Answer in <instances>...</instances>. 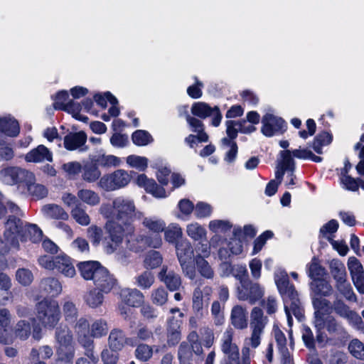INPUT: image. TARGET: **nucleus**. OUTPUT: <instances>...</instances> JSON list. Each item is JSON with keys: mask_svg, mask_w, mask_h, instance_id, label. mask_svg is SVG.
<instances>
[{"mask_svg": "<svg viewBox=\"0 0 364 364\" xmlns=\"http://www.w3.org/2000/svg\"><path fill=\"white\" fill-rule=\"evenodd\" d=\"M14 333L16 338L25 341L31 335L30 323L24 320L18 321L14 328Z\"/></svg>", "mask_w": 364, "mask_h": 364, "instance_id": "obj_44", "label": "nucleus"}, {"mask_svg": "<svg viewBox=\"0 0 364 364\" xmlns=\"http://www.w3.org/2000/svg\"><path fill=\"white\" fill-rule=\"evenodd\" d=\"M138 287L146 289H149L154 282V274L149 271H145L135 278Z\"/></svg>", "mask_w": 364, "mask_h": 364, "instance_id": "obj_64", "label": "nucleus"}, {"mask_svg": "<svg viewBox=\"0 0 364 364\" xmlns=\"http://www.w3.org/2000/svg\"><path fill=\"white\" fill-rule=\"evenodd\" d=\"M195 259L200 274L207 279L213 278L214 272L209 263L203 257H196Z\"/></svg>", "mask_w": 364, "mask_h": 364, "instance_id": "obj_57", "label": "nucleus"}, {"mask_svg": "<svg viewBox=\"0 0 364 364\" xmlns=\"http://www.w3.org/2000/svg\"><path fill=\"white\" fill-rule=\"evenodd\" d=\"M186 114V119L192 132L197 133L199 137V142H207L209 136L205 132L204 124L200 119L188 114L186 107L180 108V115L182 114V110Z\"/></svg>", "mask_w": 364, "mask_h": 364, "instance_id": "obj_18", "label": "nucleus"}, {"mask_svg": "<svg viewBox=\"0 0 364 364\" xmlns=\"http://www.w3.org/2000/svg\"><path fill=\"white\" fill-rule=\"evenodd\" d=\"M103 293L97 289H92L85 293L84 295V301L85 304L90 308H97L103 303Z\"/></svg>", "mask_w": 364, "mask_h": 364, "instance_id": "obj_36", "label": "nucleus"}, {"mask_svg": "<svg viewBox=\"0 0 364 364\" xmlns=\"http://www.w3.org/2000/svg\"><path fill=\"white\" fill-rule=\"evenodd\" d=\"M133 334L134 335V338H132L134 339V346L136 345V341H149L154 336L152 331L144 324H139Z\"/></svg>", "mask_w": 364, "mask_h": 364, "instance_id": "obj_48", "label": "nucleus"}, {"mask_svg": "<svg viewBox=\"0 0 364 364\" xmlns=\"http://www.w3.org/2000/svg\"><path fill=\"white\" fill-rule=\"evenodd\" d=\"M159 278L170 291H176L181 286V277L166 266H164L159 273Z\"/></svg>", "mask_w": 364, "mask_h": 364, "instance_id": "obj_19", "label": "nucleus"}, {"mask_svg": "<svg viewBox=\"0 0 364 364\" xmlns=\"http://www.w3.org/2000/svg\"><path fill=\"white\" fill-rule=\"evenodd\" d=\"M331 273L336 282L346 279V267L338 260H333L330 264Z\"/></svg>", "mask_w": 364, "mask_h": 364, "instance_id": "obj_45", "label": "nucleus"}, {"mask_svg": "<svg viewBox=\"0 0 364 364\" xmlns=\"http://www.w3.org/2000/svg\"><path fill=\"white\" fill-rule=\"evenodd\" d=\"M164 232L165 240L169 243H175V245L183 235L181 227L176 223H171L168 227H165Z\"/></svg>", "mask_w": 364, "mask_h": 364, "instance_id": "obj_39", "label": "nucleus"}, {"mask_svg": "<svg viewBox=\"0 0 364 364\" xmlns=\"http://www.w3.org/2000/svg\"><path fill=\"white\" fill-rule=\"evenodd\" d=\"M262 133L268 137L283 133L286 130L285 122L279 117L267 113L262 119Z\"/></svg>", "mask_w": 364, "mask_h": 364, "instance_id": "obj_11", "label": "nucleus"}, {"mask_svg": "<svg viewBox=\"0 0 364 364\" xmlns=\"http://www.w3.org/2000/svg\"><path fill=\"white\" fill-rule=\"evenodd\" d=\"M333 311L338 316L346 318L358 328L363 324L361 317L356 312L351 311L341 299H336L333 302Z\"/></svg>", "mask_w": 364, "mask_h": 364, "instance_id": "obj_14", "label": "nucleus"}, {"mask_svg": "<svg viewBox=\"0 0 364 364\" xmlns=\"http://www.w3.org/2000/svg\"><path fill=\"white\" fill-rule=\"evenodd\" d=\"M36 317L45 328H53L60 318V311L55 300L44 299L36 305Z\"/></svg>", "mask_w": 364, "mask_h": 364, "instance_id": "obj_4", "label": "nucleus"}, {"mask_svg": "<svg viewBox=\"0 0 364 364\" xmlns=\"http://www.w3.org/2000/svg\"><path fill=\"white\" fill-rule=\"evenodd\" d=\"M163 259L161 254L155 250L146 253L144 259V267L147 269H154L162 263Z\"/></svg>", "mask_w": 364, "mask_h": 364, "instance_id": "obj_49", "label": "nucleus"}, {"mask_svg": "<svg viewBox=\"0 0 364 364\" xmlns=\"http://www.w3.org/2000/svg\"><path fill=\"white\" fill-rule=\"evenodd\" d=\"M310 296L311 299L322 298L330 296L333 291V287L327 280L324 279H316L312 280L310 284Z\"/></svg>", "mask_w": 364, "mask_h": 364, "instance_id": "obj_16", "label": "nucleus"}, {"mask_svg": "<svg viewBox=\"0 0 364 364\" xmlns=\"http://www.w3.org/2000/svg\"><path fill=\"white\" fill-rule=\"evenodd\" d=\"M136 242H142L143 246L140 247H133L132 245H129V249L134 252H139L142 250V248L144 246H148L153 248H159L162 245V239L158 235H155L154 236H145V235H139L136 238Z\"/></svg>", "mask_w": 364, "mask_h": 364, "instance_id": "obj_28", "label": "nucleus"}, {"mask_svg": "<svg viewBox=\"0 0 364 364\" xmlns=\"http://www.w3.org/2000/svg\"><path fill=\"white\" fill-rule=\"evenodd\" d=\"M17 167H6L0 171V181L7 185L16 183Z\"/></svg>", "mask_w": 364, "mask_h": 364, "instance_id": "obj_58", "label": "nucleus"}, {"mask_svg": "<svg viewBox=\"0 0 364 364\" xmlns=\"http://www.w3.org/2000/svg\"><path fill=\"white\" fill-rule=\"evenodd\" d=\"M94 163L98 166L110 168L119 166L122 160L120 158L112 154H98L93 159Z\"/></svg>", "mask_w": 364, "mask_h": 364, "instance_id": "obj_30", "label": "nucleus"}, {"mask_svg": "<svg viewBox=\"0 0 364 364\" xmlns=\"http://www.w3.org/2000/svg\"><path fill=\"white\" fill-rule=\"evenodd\" d=\"M86 141L87 135L84 132H70L64 137V147L69 151H86L87 150L85 146Z\"/></svg>", "mask_w": 364, "mask_h": 364, "instance_id": "obj_12", "label": "nucleus"}, {"mask_svg": "<svg viewBox=\"0 0 364 364\" xmlns=\"http://www.w3.org/2000/svg\"><path fill=\"white\" fill-rule=\"evenodd\" d=\"M208 228L215 233H225L231 229L232 225L228 220H213L210 221Z\"/></svg>", "mask_w": 364, "mask_h": 364, "instance_id": "obj_61", "label": "nucleus"}, {"mask_svg": "<svg viewBox=\"0 0 364 364\" xmlns=\"http://www.w3.org/2000/svg\"><path fill=\"white\" fill-rule=\"evenodd\" d=\"M208 302L201 297L200 287H196L193 292L192 309L197 317L202 318L207 313Z\"/></svg>", "mask_w": 364, "mask_h": 364, "instance_id": "obj_24", "label": "nucleus"}, {"mask_svg": "<svg viewBox=\"0 0 364 364\" xmlns=\"http://www.w3.org/2000/svg\"><path fill=\"white\" fill-rule=\"evenodd\" d=\"M25 190L28 193L36 200L41 199L46 197L48 194V191L44 186L36 183V181L27 185Z\"/></svg>", "mask_w": 364, "mask_h": 364, "instance_id": "obj_47", "label": "nucleus"}, {"mask_svg": "<svg viewBox=\"0 0 364 364\" xmlns=\"http://www.w3.org/2000/svg\"><path fill=\"white\" fill-rule=\"evenodd\" d=\"M55 339L57 346L74 343L73 333L67 326L60 325L56 328L55 331Z\"/></svg>", "mask_w": 364, "mask_h": 364, "instance_id": "obj_34", "label": "nucleus"}, {"mask_svg": "<svg viewBox=\"0 0 364 364\" xmlns=\"http://www.w3.org/2000/svg\"><path fill=\"white\" fill-rule=\"evenodd\" d=\"M223 269H224L223 275L228 276L229 274L232 275L242 284L243 281H246L248 279L247 269L245 265L237 264L232 266L228 263H223L221 265Z\"/></svg>", "mask_w": 364, "mask_h": 364, "instance_id": "obj_25", "label": "nucleus"}, {"mask_svg": "<svg viewBox=\"0 0 364 364\" xmlns=\"http://www.w3.org/2000/svg\"><path fill=\"white\" fill-rule=\"evenodd\" d=\"M309 277L314 280L316 279H322L326 274L325 269L318 262L317 259L314 258L308 265Z\"/></svg>", "mask_w": 364, "mask_h": 364, "instance_id": "obj_54", "label": "nucleus"}, {"mask_svg": "<svg viewBox=\"0 0 364 364\" xmlns=\"http://www.w3.org/2000/svg\"><path fill=\"white\" fill-rule=\"evenodd\" d=\"M20 132L18 122L13 117H0V133L11 137L16 136Z\"/></svg>", "mask_w": 364, "mask_h": 364, "instance_id": "obj_27", "label": "nucleus"}, {"mask_svg": "<svg viewBox=\"0 0 364 364\" xmlns=\"http://www.w3.org/2000/svg\"><path fill=\"white\" fill-rule=\"evenodd\" d=\"M74 343L56 346V355L58 360L68 364H73L75 358Z\"/></svg>", "mask_w": 364, "mask_h": 364, "instance_id": "obj_31", "label": "nucleus"}, {"mask_svg": "<svg viewBox=\"0 0 364 364\" xmlns=\"http://www.w3.org/2000/svg\"><path fill=\"white\" fill-rule=\"evenodd\" d=\"M16 173L15 184L18 185L19 190L22 189V192L25 193L27 185L36 181L35 175L31 171L20 167H17Z\"/></svg>", "mask_w": 364, "mask_h": 364, "instance_id": "obj_33", "label": "nucleus"}, {"mask_svg": "<svg viewBox=\"0 0 364 364\" xmlns=\"http://www.w3.org/2000/svg\"><path fill=\"white\" fill-rule=\"evenodd\" d=\"M337 290L348 301H356V296L354 294L350 284L346 279L336 282Z\"/></svg>", "mask_w": 364, "mask_h": 364, "instance_id": "obj_55", "label": "nucleus"}, {"mask_svg": "<svg viewBox=\"0 0 364 364\" xmlns=\"http://www.w3.org/2000/svg\"><path fill=\"white\" fill-rule=\"evenodd\" d=\"M274 280L283 299L288 325L291 326L293 323L291 314L299 321L304 317V309L299 299L298 293L294 285L289 284L288 274L284 270H277L274 273Z\"/></svg>", "mask_w": 364, "mask_h": 364, "instance_id": "obj_3", "label": "nucleus"}, {"mask_svg": "<svg viewBox=\"0 0 364 364\" xmlns=\"http://www.w3.org/2000/svg\"><path fill=\"white\" fill-rule=\"evenodd\" d=\"M90 336L93 338H101L107 335L108 332L107 322L104 318L94 320L90 326Z\"/></svg>", "mask_w": 364, "mask_h": 364, "instance_id": "obj_37", "label": "nucleus"}, {"mask_svg": "<svg viewBox=\"0 0 364 364\" xmlns=\"http://www.w3.org/2000/svg\"><path fill=\"white\" fill-rule=\"evenodd\" d=\"M55 269L63 274L65 277L72 278L75 275L76 271L75 267L68 256H55Z\"/></svg>", "mask_w": 364, "mask_h": 364, "instance_id": "obj_23", "label": "nucleus"}, {"mask_svg": "<svg viewBox=\"0 0 364 364\" xmlns=\"http://www.w3.org/2000/svg\"><path fill=\"white\" fill-rule=\"evenodd\" d=\"M236 293L239 300L247 301L250 304H254L262 298L264 290L258 283L247 279L237 285Z\"/></svg>", "mask_w": 364, "mask_h": 364, "instance_id": "obj_8", "label": "nucleus"}, {"mask_svg": "<svg viewBox=\"0 0 364 364\" xmlns=\"http://www.w3.org/2000/svg\"><path fill=\"white\" fill-rule=\"evenodd\" d=\"M223 309L224 304H222L219 301H214L211 305V314L216 326H221L224 323Z\"/></svg>", "mask_w": 364, "mask_h": 364, "instance_id": "obj_59", "label": "nucleus"}, {"mask_svg": "<svg viewBox=\"0 0 364 364\" xmlns=\"http://www.w3.org/2000/svg\"><path fill=\"white\" fill-rule=\"evenodd\" d=\"M98 166L95 164H87L83 167L82 178L87 182L92 183L100 178L101 171Z\"/></svg>", "mask_w": 364, "mask_h": 364, "instance_id": "obj_43", "label": "nucleus"}, {"mask_svg": "<svg viewBox=\"0 0 364 364\" xmlns=\"http://www.w3.org/2000/svg\"><path fill=\"white\" fill-rule=\"evenodd\" d=\"M234 329L228 326L223 332L220 338L221 350L224 353L223 362L221 364H228L240 359L239 348L233 342Z\"/></svg>", "mask_w": 364, "mask_h": 364, "instance_id": "obj_9", "label": "nucleus"}, {"mask_svg": "<svg viewBox=\"0 0 364 364\" xmlns=\"http://www.w3.org/2000/svg\"><path fill=\"white\" fill-rule=\"evenodd\" d=\"M78 269L81 276L86 280H92L95 279V275L103 269L97 261H87L78 264Z\"/></svg>", "mask_w": 364, "mask_h": 364, "instance_id": "obj_22", "label": "nucleus"}, {"mask_svg": "<svg viewBox=\"0 0 364 364\" xmlns=\"http://www.w3.org/2000/svg\"><path fill=\"white\" fill-rule=\"evenodd\" d=\"M187 235L196 241L202 240L206 237L205 229L198 223H192L187 225Z\"/></svg>", "mask_w": 364, "mask_h": 364, "instance_id": "obj_42", "label": "nucleus"}, {"mask_svg": "<svg viewBox=\"0 0 364 364\" xmlns=\"http://www.w3.org/2000/svg\"><path fill=\"white\" fill-rule=\"evenodd\" d=\"M121 297L126 304L132 307L140 306L144 302L143 294L136 289H125L121 291Z\"/></svg>", "mask_w": 364, "mask_h": 364, "instance_id": "obj_26", "label": "nucleus"}, {"mask_svg": "<svg viewBox=\"0 0 364 364\" xmlns=\"http://www.w3.org/2000/svg\"><path fill=\"white\" fill-rule=\"evenodd\" d=\"M332 140L331 136L327 132H323L318 134L312 144L314 150L318 154H322V146L328 145Z\"/></svg>", "mask_w": 364, "mask_h": 364, "instance_id": "obj_52", "label": "nucleus"}, {"mask_svg": "<svg viewBox=\"0 0 364 364\" xmlns=\"http://www.w3.org/2000/svg\"><path fill=\"white\" fill-rule=\"evenodd\" d=\"M192 358L193 353L189 344L186 342H182L178 350V358L180 364H189Z\"/></svg>", "mask_w": 364, "mask_h": 364, "instance_id": "obj_53", "label": "nucleus"}, {"mask_svg": "<svg viewBox=\"0 0 364 364\" xmlns=\"http://www.w3.org/2000/svg\"><path fill=\"white\" fill-rule=\"evenodd\" d=\"M93 283L97 290L107 294L117 285V279L105 267H103L95 275Z\"/></svg>", "mask_w": 364, "mask_h": 364, "instance_id": "obj_13", "label": "nucleus"}, {"mask_svg": "<svg viewBox=\"0 0 364 364\" xmlns=\"http://www.w3.org/2000/svg\"><path fill=\"white\" fill-rule=\"evenodd\" d=\"M233 234L235 237L229 242L228 247L232 254L239 255L242 252V242L240 239L242 234V230L240 228H235Z\"/></svg>", "mask_w": 364, "mask_h": 364, "instance_id": "obj_46", "label": "nucleus"}, {"mask_svg": "<svg viewBox=\"0 0 364 364\" xmlns=\"http://www.w3.org/2000/svg\"><path fill=\"white\" fill-rule=\"evenodd\" d=\"M213 107L203 102H198L193 104L191 107V113L201 119H205L211 116Z\"/></svg>", "mask_w": 364, "mask_h": 364, "instance_id": "obj_41", "label": "nucleus"}, {"mask_svg": "<svg viewBox=\"0 0 364 364\" xmlns=\"http://www.w3.org/2000/svg\"><path fill=\"white\" fill-rule=\"evenodd\" d=\"M42 212L46 217L66 220L69 215L66 211L60 205L55 204H48L42 207Z\"/></svg>", "mask_w": 364, "mask_h": 364, "instance_id": "obj_32", "label": "nucleus"}, {"mask_svg": "<svg viewBox=\"0 0 364 364\" xmlns=\"http://www.w3.org/2000/svg\"><path fill=\"white\" fill-rule=\"evenodd\" d=\"M99 213L108 219L104 227L106 232L103 240L104 252L107 255L114 254L117 261L126 263L127 255L122 245L125 237L134 232L132 221L137 212L134 200L123 196L116 197L112 204L102 203Z\"/></svg>", "mask_w": 364, "mask_h": 364, "instance_id": "obj_1", "label": "nucleus"}, {"mask_svg": "<svg viewBox=\"0 0 364 364\" xmlns=\"http://www.w3.org/2000/svg\"><path fill=\"white\" fill-rule=\"evenodd\" d=\"M247 313L240 305L234 306L230 313L231 324L237 329L242 330L247 327Z\"/></svg>", "mask_w": 364, "mask_h": 364, "instance_id": "obj_21", "label": "nucleus"}, {"mask_svg": "<svg viewBox=\"0 0 364 364\" xmlns=\"http://www.w3.org/2000/svg\"><path fill=\"white\" fill-rule=\"evenodd\" d=\"M41 287L52 296H57L62 291L61 284L53 277L43 279L41 282Z\"/></svg>", "mask_w": 364, "mask_h": 364, "instance_id": "obj_35", "label": "nucleus"}, {"mask_svg": "<svg viewBox=\"0 0 364 364\" xmlns=\"http://www.w3.org/2000/svg\"><path fill=\"white\" fill-rule=\"evenodd\" d=\"M131 180L132 176L127 171L117 169L102 176L98 182V186L107 192L114 191L126 187Z\"/></svg>", "mask_w": 364, "mask_h": 364, "instance_id": "obj_7", "label": "nucleus"}, {"mask_svg": "<svg viewBox=\"0 0 364 364\" xmlns=\"http://www.w3.org/2000/svg\"><path fill=\"white\" fill-rule=\"evenodd\" d=\"M348 350L353 357L364 360V343L360 340L353 339L348 344Z\"/></svg>", "mask_w": 364, "mask_h": 364, "instance_id": "obj_62", "label": "nucleus"}, {"mask_svg": "<svg viewBox=\"0 0 364 364\" xmlns=\"http://www.w3.org/2000/svg\"><path fill=\"white\" fill-rule=\"evenodd\" d=\"M63 311L65 319L68 323H73L77 320L78 311L73 302L70 301H65L63 306Z\"/></svg>", "mask_w": 364, "mask_h": 364, "instance_id": "obj_51", "label": "nucleus"}, {"mask_svg": "<svg viewBox=\"0 0 364 364\" xmlns=\"http://www.w3.org/2000/svg\"><path fill=\"white\" fill-rule=\"evenodd\" d=\"M126 161L129 166L141 171H144L148 166V159L144 156L130 155L127 157Z\"/></svg>", "mask_w": 364, "mask_h": 364, "instance_id": "obj_63", "label": "nucleus"}, {"mask_svg": "<svg viewBox=\"0 0 364 364\" xmlns=\"http://www.w3.org/2000/svg\"><path fill=\"white\" fill-rule=\"evenodd\" d=\"M311 301L314 309V326L319 331L323 326V318L329 316L333 311V303L326 297H316L311 299Z\"/></svg>", "mask_w": 364, "mask_h": 364, "instance_id": "obj_10", "label": "nucleus"}, {"mask_svg": "<svg viewBox=\"0 0 364 364\" xmlns=\"http://www.w3.org/2000/svg\"><path fill=\"white\" fill-rule=\"evenodd\" d=\"M267 323V319L264 316L263 311L259 307H254L250 314V326L252 331L251 336L245 340L243 353L249 350V348H257L260 344L261 335Z\"/></svg>", "mask_w": 364, "mask_h": 364, "instance_id": "obj_5", "label": "nucleus"}, {"mask_svg": "<svg viewBox=\"0 0 364 364\" xmlns=\"http://www.w3.org/2000/svg\"><path fill=\"white\" fill-rule=\"evenodd\" d=\"M41 230L35 224L28 223L15 216H10L5 223L4 240L0 239V252H8L18 249L19 240L29 239L37 242L42 238Z\"/></svg>", "mask_w": 364, "mask_h": 364, "instance_id": "obj_2", "label": "nucleus"}, {"mask_svg": "<svg viewBox=\"0 0 364 364\" xmlns=\"http://www.w3.org/2000/svg\"><path fill=\"white\" fill-rule=\"evenodd\" d=\"M176 255L183 273L190 279L195 277V268L193 266V249L187 239H181L176 242Z\"/></svg>", "mask_w": 364, "mask_h": 364, "instance_id": "obj_6", "label": "nucleus"}, {"mask_svg": "<svg viewBox=\"0 0 364 364\" xmlns=\"http://www.w3.org/2000/svg\"><path fill=\"white\" fill-rule=\"evenodd\" d=\"M142 225L154 232H163L166 227L165 222L156 217H146L143 219Z\"/></svg>", "mask_w": 364, "mask_h": 364, "instance_id": "obj_40", "label": "nucleus"}, {"mask_svg": "<svg viewBox=\"0 0 364 364\" xmlns=\"http://www.w3.org/2000/svg\"><path fill=\"white\" fill-rule=\"evenodd\" d=\"M108 343L112 351H119L124 347L125 344L134 346V339L127 338L122 330L114 328L109 333Z\"/></svg>", "mask_w": 364, "mask_h": 364, "instance_id": "obj_15", "label": "nucleus"}, {"mask_svg": "<svg viewBox=\"0 0 364 364\" xmlns=\"http://www.w3.org/2000/svg\"><path fill=\"white\" fill-rule=\"evenodd\" d=\"M338 228V223L336 220H331L327 223L323 225L321 228L319 233L320 235L323 237H326L333 245H335L336 244V242L334 241L332 238L328 236V235H332L335 233Z\"/></svg>", "mask_w": 364, "mask_h": 364, "instance_id": "obj_50", "label": "nucleus"}, {"mask_svg": "<svg viewBox=\"0 0 364 364\" xmlns=\"http://www.w3.org/2000/svg\"><path fill=\"white\" fill-rule=\"evenodd\" d=\"M70 215L75 221L80 225L87 226L91 222L90 217L82 205L73 207L70 211Z\"/></svg>", "mask_w": 364, "mask_h": 364, "instance_id": "obj_38", "label": "nucleus"}, {"mask_svg": "<svg viewBox=\"0 0 364 364\" xmlns=\"http://www.w3.org/2000/svg\"><path fill=\"white\" fill-rule=\"evenodd\" d=\"M24 159L30 163H43L53 161L52 151L43 144L31 149L24 156Z\"/></svg>", "mask_w": 364, "mask_h": 364, "instance_id": "obj_17", "label": "nucleus"}, {"mask_svg": "<svg viewBox=\"0 0 364 364\" xmlns=\"http://www.w3.org/2000/svg\"><path fill=\"white\" fill-rule=\"evenodd\" d=\"M77 196L80 203H84L91 207L97 206L100 203V195L93 190L81 188L77 191Z\"/></svg>", "mask_w": 364, "mask_h": 364, "instance_id": "obj_29", "label": "nucleus"}, {"mask_svg": "<svg viewBox=\"0 0 364 364\" xmlns=\"http://www.w3.org/2000/svg\"><path fill=\"white\" fill-rule=\"evenodd\" d=\"M181 320L172 316L168 319L167 323V343L169 346H174L181 338Z\"/></svg>", "mask_w": 364, "mask_h": 364, "instance_id": "obj_20", "label": "nucleus"}, {"mask_svg": "<svg viewBox=\"0 0 364 364\" xmlns=\"http://www.w3.org/2000/svg\"><path fill=\"white\" fill-rule=\"evenodd\" d=\"M280 156L282 160L279 162L278 165L284 168L287 172H294L295 163L292 158V153L289 150L281 151Z\"/></svg>", "mask_w": 364, "mask_h": 364, "instance_id": "obj_56", "label": "nucleus"}, {"mask_svg": "<svg viewBox=\"0 0 364 364\" xmlns=\"http://www.w3.org/2000/svg\"><path fill=\"white\" fill-rule=\"evenodd\" d=\"M323 326L321 329L326 328L330 333L341 334L343 332V328L339 324L335 318L332 316H327L323 318Z\"/></svg>", "mask_w": 364, "mask_h": 364, "instance_id": "obj_60", "label": "nucleus"}]
</instances>
